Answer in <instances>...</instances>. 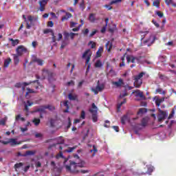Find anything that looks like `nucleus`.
<instances>
[{
  "label": "nucleus",
  "instance_id": "37",
  "mask_svg": "<svg viewBox=\"0 0 176 176\" xmlns=\"http://www.w3.org/2000/svg\"><path fill=\"white\" fill-rule=\"evenodd\" d=\"M96 68H101L102 67V63H101L100 60H98L95 63Z\"/></svg>",
  "mask_w": 176,
  "mask_h": 176
},
{
  "label": "nucleus",
  "instance_id": "47",
  "mask_svg": "<svg viewBox=\"0 0 176 176\" xmlns=\"http://www.w3.org/2000/svg\"><path fill=\"white\" fill-rule=\"evenodd\" d=\"M69 43L65 41H63L62 42V44L60 45V49H64V47H65V46H67V45L69 44Z\"/></svg>",
  "mask_w": 176,
  "mask_h": 176
},
{
  "label": "nucleus",
  "instance_id": "42",
  "mask_svg": "<svg viewBox=\"0 0 176 176\" xmlns=\"http://www.w3.org/2000/svg\"><path fill=\"white\" fill-rule=\"evenodd\" d=\"M109 47V49H108ZM106 47L108 49V52H111V49H112V43H110L109 41H108L106 43Z\"/></svg>",
  "mask_w": 176,
  "mask_h": 176
},
{
  "label": "nucleus",
  "instance_id": "8",
  "mask_svg": "<svg viewBox=\"0 0 176 176\" xmlns=\"http://www.w3.org/2000/svg\"><path fill=\"white\" fill-rule=\"evenodd\" d=\"M49 0H39L38 3L40 5V11L44 12L45 11V6L47 4Z\"/></svg>",
  "mask_w": 176,
  "mask_h": 176
},
{
  "label": "nucleus",
  "instance_id": "46",
  "mask_svg": "<svg viewBox=\"0 0 176 176\" xmlns=\"http://www.w3.org/2000/svg\"><path fill=\"white\" fill-rule=\"evenodd\" d=\"M122 2V0H113L109 3V5H115L116 3H120Z\"/></svg>",
  "mask_w": 176,
  "mask_h": 176
},
{
  "label": "nucleus",
  "instance_id": "60",
  "mask_svg": "<svg viewBox=\"0 0 176 176\" xmlns=\"http://www.w3.org/2000/svg\"><path fill=\"white\" fill-rule=\"evenodd\" d=\"M111 5H108L106 4L104 6V8H106V9H107V10H112V6H111Z\"/></svg>",
  "mask_w": 176,
  "mask_h": 176
},
{
  "label": "nucleus",
  "instance_id": "63",
  "mask_svg": "<svg viewBox=\"0 0 176 176\" xmlns=\"http://www.w3.org/2000/svg\"><path fill=\"white\" fill-rule=\"evenodd\" d=\"M72 123L71 122V118H68V124L67 126V129H69L72 126Z\"/></svg>",
  "mask_w": 176,
  "mask_h": 176
},
{
  "label": "nucleus",
  "instance_id": "62",
  "mask_svg": "<svg viewBox=\"0 0 176 176\" xmlns=\"http://www.w3.org/2000/svg\"><path fill=\"white\" fill-rule=\"evenodd\" d=\"M75 35H78V34L74 33V32H71L70 34H69L70 38L74 40V38H75Z\"/></svg>",
  "mask_w": 176,
  "mask_h": 176
},
{
  "label": "nucleus",
  "instance_id": "23",
  "mask_svg": "<svg viewBox=\"0 0 176 176\" xmlns=\"http://www.w3.org/2000/svg\"><path fill=\"white\" fill-rule=\"evenodd\" d=\"M68 102H69L68 100H66L63 102V105L66 107V109L63 111L65 113H68V112H69V111H68L69 109V105L68 104Z\"/></svg>",
  "mask_w": 176,
  "mask_h": 176
},
{
  "label": "nucleus",
  "instance_id": "16",
  "mask_svg": "<svg viewBox=\"0 0 176 176\" xmlns=\"http://www.w3.org/2000/svg\"><path fill=\"white\" fill-rule=\"evenodd\" d=\"M135 60H137V58L134 57V56H126V61L128 63V64H130V63H135Z\"/></svg>",
  "mask_w": 176,
  "mask_h": 176
},
{
  "label": "nucleus",
  "instance_id": "2",
  "mask_svg": "<svg viewBox=\"0 0 176 176\" xmlns=\"http://www.w3.org/2000/svg\"><path fill=\"white\" fill-rule=\"evenodd\" d=\"M91 50H90V49H88L85 50V52L82 54V58L86 60L85 65H87V68L86 70L87 74L89 72V69H90V66L91 65L90 64V60H91Z\"/></svg>",
  "mask_w": 176,
  "mask_h": 176
},
{
  "label": "nucleus",
  "instance_id": "34",
  "mask_svg": "<svg viewBox=\"0 0 176 176\" xmlns=\"http://www.w3.org/2000/svg\"><path fill=\"white\" fill-rule=\"evenodd\" d=\"M69 99L72 101H75L78 98V96L76 95H73L72 94H69L68 95Z\"/></svg>",
  "mask_w": 176,
  "mask_h": 176
},
{
  "label": "nucleus",
  "instance_id": "38",
  "mask_svg": "<svg viewBox=\"0 0 176 176\" xmlns=\"http://www.w3.org/2000/svg\"><path fill=\"white\" fill-rule=\"evenodd\" d=\"M155 93L156 94H163L164 96L166 94V91H163V89L162 88H158L155 90Z\"/></svg>",
  "mask_w": 176,
  "mask_h": 176
},
{
  "label": "nucleus",
  "instance_id": "19",
  "mask_svg": "<svg viewBox=\"0 0 176 176\" xmlns=\"http://www.w3.org/2000/svg\"><path fill=\"white\" fill-rule=\"evenodd\" d=\"M71 17H72V14L66 12V15L62 16L61 21H65V20H68V19H71Z\"/></svg>",
  "mask_w": 176,
  "mask_h": 176
},
{
  "label": "nucleus",
  "instance_id": "59",
  "mask_svg": "<svg viewBox=\"0 0 176 176\" xmlns=\"http://www.w3.org/2000/svg\"><path fill=\"white\" fill-rule=\"evenodd\" d=\"M107 25H104L102 28V29L100 30V32L102 34H105V31H107Z\"/></svg>",
  "mask_w": 176,
  "mask_h": 176
},
{
  "label": "nucleus",
  "instance_id": "10",
  "mask_svg": "<svg viewBox=\"0 0 176 176\" xmlns=\"http://www.w3.org/2000/svg\"><path fill=\"white\" fill-rule=\"evenodd\" d=\"M9 142H10L11 146H14L16 145L21 144V142H17V139H16V138H10Z\"/></svg>",
  "mask_w": 176,
  "mask_h": 176
},
{
  "label": "nucleus",
  "instance_id": "24",
  "mask_svg": "<svg viewBox=\"0 0 176 176\" xmlns=\"http://www.w3.org/2000/svg\"><path fill=\"white\" fill-rule=\"evenodd\" d=\"M129 120V116H127V115H124L121 118L122 124H126V122H128Z\"/></svg>",
  "mask_w": 176,
  "mask_h": 176
},
{
  "label": "nucleus",
  "instance_id": "43",
  "mask_svg": "<svg viewBox=\"0 0 176 176\" xmlns=\"http://www.w3.org/2000/svg\"><path fill=\"white\" fill-rule=\"evenodd\" d=\"M64 157V155L63 154V151H60L59 153H58L56 155V159H60V158H62L63 159Z\"/></svg>",
  "mask_w": 176,
  "mask_h": 176
},
{
  "label": "nucleus",
  "instance_id": "35",
  "mask_svg": "<svg viewBox=\"0 0 176 176\" xmlns=\"http://www.w3.org/2000/svg\"><path fill=\"white\" fill-rule=\"evenodd\" d=\"M102 52H104V48H102V47H100L98 50L96 52V56L100 57Z\"/></svg>",
  "mask_w": 176,
  "mask_h": 176
},
{
  "label": "nucleus",
  "instance_id": "4",
  "mask_svg": "<svg viewBox=\"0 0 176 176\" xmlns=\"http://www.w3.org/2000/svg\"><path fill=\"white\" fill-rule=\"evenodd\" d=\"M148 122L149 117H144L142 119L141 124H137L135 125V129L137 130H142V129H145L148 126Z\"/></svg>",
  "mask_w": 176,
  "mask_h": 176
},
{
  "label": "nucleus",
  "instance_id": "51",
  "mask_svg": "<svg viewBox=\"0 0 176 176\" xmlns=\"http://www.w3.org/2000/svg\"><path fill=\"white\" fill-rule=\"evenodd\" d=\"M126 96H129V94H127L126 91H124V93L120 94V98H124V97H126Z\"/></svg>",
  "mask_w": 176,
  "mask_h": 176
},
{
  "label": "nucleus",
  "instance_id": "15",
  "mask_svg": "<svg viewBox=\"0 0 176 176\" xmlns=\"http://www.w3.org/2000/svg\"><path fill=\"white\" fill-rule=\"evenodd\" d=\"M135 82L133 83L135 87H136V89H140V87H141V86H142V80H134Z\"/></svg>",
  "mask_w": 176,
  "mask_h": 176
},
{
  "label": "nucleus",
  "instance_id": "25",
  "mask_svg": "<svg viewBox=\"0 0 176 176\" xmlns=\"http://www.w3.org/2000/svg\"><path fill=\"white\" fill-rule=\"evenodd\" d=\"M43 72H46L48 75V79L49 80H52L53 79V77L54 76V73L50 72L48 70H43Z\"/></svg>",
  "mask_w": 176,
  "mask_h": 176
},
{
  "label": "nucleus",
  "instance_id": "21",
  "mask_svg": "<svg viewBox=\"0 0 176 176\" xmlns=\"http://www.w3.org/2000/svg\"><path fill=\"white\" fill-rule=\"evenodd\" d=\"M145 75L144 72H141L138 75L135 76L134 80H142L141 78Z\"/></svg>",
  "mask_w": 176,
  "mask_h": 176
},
{
  "label": "nucleus",
  "instance_id": "44",
  "mask_svg": "<svg viewBox=\"0 0 176 176\" xmlns=\"http://www.w3.org/2000/svg\"><path fill=\"white\" fill-rule=\"evenodd\" d=\"M32 83H37L36 85H33V87H34L36 89H38L39 87V80H35L32 81Z\"/></svg>",
  "mask_w": 176,
  "mask_h": 176
},
{
  "label": "nucleus",
  "instance_id": "5",
  "mask_svg": "<svg viewBox=\"0 0 176 176\" xmlns=\"http://www.w3.org/2000/svg\"><path fill=\"white\" fill-rule=\"evenodd\" d=\"M104 89H105V85L104 84L100 85V80H98L96 88H91V91H93L94 94L97 95L98 94V93L102 91Z\"/></svg>",
  "mask_w": 176,
  "mask_h": 176
},
{
  "label": "nucleus",
  "instance_id": "45",
  "mask_svg": "<svg viewBox=\"0 0 176 176\" xmlns=\"http://www.w3.org/2000/svg\"><path fill=\"white\" fill-rule=\"evenodd\" d=\"M53 32H54L53 30H52V29H45V30H44V31H43V34H49V33H51V34H52Z\"/></svg>",
  "mask_w": 176,
  "mask_h": 176
},
{
  "label": "nucleus",
  "instance_id": "11",
  "mask_svg": "<svg viewBox=\"0 0 176 176\" xmlns=\"http://www.w3.org/2000/svg\"><path fill=\"white\" fill-rule=\"evenodd\" d=\"M112 83L114 86H116V87H121L123 86V85H124V82L122 78H120L118 81L113 82Z\"/></svg>",
  "mask_w": 176,
  "mask_h": 176
},
{
  "label": "nucleus",
  "instance_id": "52",
  "mask_svg": "<svg viewBox=\"0 0 176 176\" xmlns=\"http://www.w3.org/2000/svg\"><path fill=\"white\" fill-rule=\"evenodd\" d=\"M80 118L81 119H85L86 118V112H85V111H83V110L81 111Z\"/></svg>",
  "mask_w": 176,
  "mask_h": 176
},
{
  "label": "nucleus",
  "instance_id": "58",
  "mask_svg": "<svg viewBox=\"0 0 176 176\" xmlns=\"http://www.w3.org/2000/svg\"><path fill=\"white\" fill-rule=\"evenodd\" d=\"M23 86V83L21 82H17L15 84L14 87H16L17 89H20Z\"/></svg>",
  "mask_w": 176,
  "mask_h": 176
},
{
  "label": "nucleus",
  "instance_id": "33",
  "mask_svg": "<svg viewBox=\"0 0 176 176\" xmlns=\"http://www.w3.org/2000/svg\"><path fill=\"white\" fill-rule=\"evenodd\" d=\"M23 166H24V164H23L22 162H19L14 166V168H15V171H17V169L20 168V167H23Z\"/></svg>",
  "mask_w": 176,
  "mask_h": 176
},
{
  "label": "nucleus",
  "instance_id": "22",
  "mask_svg": "<svg viewBox=\"0 0 176 176\" xmlns=\"http://www.w3.org/2000/svg\"><path fill=\"white\" fill-rule=\"evenodd\" d=\"M146 112H147L146 109H145V108H140L139 109V111H138V115L139 116H142V115H144V113H146Z\"/></svg>",
  "mask_w": 176,
  "mask_h": 176
},
{
  "label": "nucleus",
  "instance_id": "54",
  "mask_svg": "<svg viewBox=\"0 0 176 176\" xmlns=\"http://www.w3.org/2000/svg\"><path fill=\"white\" fill-rule=\"evenodd\" d=\"M175 113V111H174V109H173L171 113L169 114V116L168 117V119H172V118L174 117Z\"/></svg>",
  "mask_w": 176,
  "mask_h": 176
},
{
  "label": "nucleus",
  "instance_id": "7",
  "mask_svg": "<svg viewBox=\"0 0 176 176\" xmlns=\"http://www.w3.org/2000/svg\"><path fill=\"white\" fill-rule=\"evenodd\" d=\"M160 113L158 115V122H162V120H164L166 118H167V113L166 111H163L162 109H158Z\"/></svg>",
  "mask_w": 176,
  "mask_h": 176
},
{
  "label": "nucleus",
  "instance_id": "6",
  "mask_svg": "<svg viewBox=\"0 0 176 176\" xmlns=\"http://www.w3.org/2000/svg\"><path fill=\"white\" fill-rule=\"evenodd\" d=\"M16 53L18 56H23L24 53H27V48L24 45H19L16 48Z\"/></svg>",
  "mask_w": 176,
  "mask_h": 176
},
{
  "label": "nucleus",
  "instance_id": "14",
  "mask_svg": "<svg viewBox=\"0 0 176 176\" xmlns=\"http://www.w3.org/2000/svg\"><path fill=\"white\" fill-rule=\"evenodd\" d=\"M32 61L33 63H36L38 65H41V66L43 65V63H44L43 60L41 58H38L36 57H34L32 58Z\"/></svg>",
  "mask_w": 176,
  "mask_h": 176
},
{
  "label": "nucleus",
  "instance_id": "26",
  "mask_svg": "<svg viewBox=\"0 0 176 176\" xmlns=\"http://www.w3.org/2000/svg\"><path fill=\"white\" fill-rule=\"evenodd\" d=\"M164 98H157V99H155V104L157 107H160V104H162V102H164Z\"/></svg>",
  "mask_w": 176,
  "mask_h": 176
},
{
  "label": "nucleus",
  "instance_id": "39",
  "mask_svg": "<svg viewBox=\"0 0 176 176\" xmlns=\"http://www.w3.org/2000/svg\"><path fill=\"white\" fill-rule=\"evenodd\" d=\"M33 123L36 125V126H39V124L41 123V119L39 118H34V120H32Z\"/></svg>",
  "mask_w": 176,
  "mask_h": 176
},
{
  "label": "nucleus",
  "instance_id": "30",
  "mask_svg": "<svg viewBox=\"0 0 176 176\" xmlns=\"http://www.w3.org/2000/svg\"><path fill=\"white\" fill-rule=\"evenodd\" d=\"M89 21L91 23H95V21H96V14L91 13V14H89Z\"/></svg>",
  "mask_w": 176,
  "mask_h": 176
},
{
  "label": "nucleus",
  "instance_id": "32",
  "mask_svg": "<svg viewBox=\"0 0 176 176\" xmlns=\"http://www.w3.org/2000/svg\"><path fill=\"white\" fill-rule=\"evenodd\" d=\"M153 6H155L157 9H159V8H160V0H156L155 1H153Z\"/></svg>",
  "mask_w": 176,
  "mask_h": 176
},
{
  "label": "nucleus",
  "instance_id": "31",
  "mask_svg": "<svg viewBox=\"0 0 176 176\" xmlns=\"http://www.w3.org/2000/svg\"><path fill=\"white\" fill-rule=\"evenodd\" d=\"M98 151L97 150V148L96 147V146H93V149L90 150L91 153H93L91 157H94V156H96V153H97Z\"/></svg>",
  "mask_w": 176,
  "mask_h": 176
},
{
  "label": "nucleus",
  "instance_id": "61",
  "mask_svg": "<svg viewBox=\"0 0 176 176\" xmlns=\"http://www.w3.org/2000/svg\"><path fill=\"white\" fill-rule=\"evenodd\" d=\"M80 8L82 9V10H85L86 7L85 6V2L83 1L80 3Z\"/></svg>",
  "mask_w": 176,
  "mask_h": 176
},
{
  "label": "nucleus",
  "instance_id": "56",
  "mask_svg": "<svg viewBox=\"0 0 176 176\" xmlns=\"http://www.w3.org/2000/svg\"><path fill=\"white\" fill-rule=\"evenodd\" d=\"M47 27H54V23L52 21H50L47 23Z\"/></svg>",
  "mask_w": 176,
  "mask_h": 176
},
{
  "label": "nucleus",
  "instance_id": "29",
  "mask_svg": "<svg viewBox=\"0 0 176 176\" xmlns=\"http://www.w3.org/2000/svg\"><path fill=\"white\" fill-rule=\"evenodd\" d=\"M10 42H12V46H16V45H19L20 41L19 39H13V38H10Z\"/></svg>",
  "mask_w": 176,
  "mask_h": 176
},
{
  "label": "nucleus",
  "instance_id": "1",
  "mask_svg": "<svg viewBox=\"0 0 176 176\" xmlns=\"http://www.w3.org/2000/svg\"><path fill=\"white\" fill-rule=\"evenodd\" d=\"M67 162H68V160H65L63 162V164L67 170V171H69V173H75L76 171L77 167H85V162L82 161L80 163H76L74 161L69 160V164H67Z\"/></svg>",
  "mask_w": 176,
  "mask_h": 176
},
{
  "label": "nucleus",
  "instance_id": "18",
  "mask_svg": "<svg viewBox=\"0 0 176 176\" xmlns=\"http://www.w3.org/2000/svg\"><path fill=\"white\" fill-rule=\"evenodd\" d=\"M58 140H60V141H58ZM58 143L53 144L50 145V148H53L54 146H57V145H60L61 144H64V139H62L61 138H58Z\"/></svg>",
  "mask_w": 176,
  "mask_h": 176
},
{
  "label": "nucleus",
  "instance_id": "28",
  "mask_svg": "<svg viewBox=\"0 0 176 176\" xmlns=\"http://www.w3.org/2000/svg\"><path fill=\"white\" fill-rule=\"evenodd\" d=\"M28 20L30 21V23H32V21H38V16H33L31 15H29L28 16Z\"/></svg>",
  "mask_w": 176,
  "mask_h": 176
},
{
  "label": "nucleus",
  "instance_id": "3",
  "mask_svg": "<svg viewBox=\"0 0 176 176\" xmlns=\"http://www.w3.org/2000/svg\"><path fill=\"white\" fill-rule=\"evenodd\" d=\"M89 112L92 114L93 122H97V120H98V117L97 116V113L98 112V107L96 106L95 103H92L91 109H89Z\"/></svg>",
  "mask_w": 176,
  "mask_h": 176
},
{
  "label": "nucleus",
  "instance_id": "55",
  "mask_svg": "<svg viewBox=\"0 0 176 176\" xmlns=\"http://www.w3.org/2000/svg\"><path fill=\"white\" fill-rule=\"evenodd\" d=\"M165 1V3L167 6H170V5H171L173 2V0H164Z\"/></svg>",
  "mask_w": 176,
  "mask_h": 176
},
{
  "label": "nucleus",
  "instance_id": "41",
  "mask_svg": "<svg viewBox=\"0 0 176 176\" xmlns=\"http://www.w3.org/2000/svg\"><path fill=\"white\" fill-rule=\"evenodd\" d=\"M45 109H49V111H54V109H56V107H54V106L53 105H45Z\"/></svg>",
  "mask_w": 176,
  "mask_h": 176
},
{
  "label": "nucleus",
  "instance_id": "9",
  "mask_svg": "<svg viewBox=\"0 0 176 176\" xmlns=\"http://www.w3.org/2000/svg\"><path fill=\"white\" fill-rule=\"evenodd\" d=\"M156 39V37L154 36H150L148 39L144 41V43H147V46H151V45L155 43V41Z\"/></svg>",
  "mask_w": 176,
  "mask_h": 176
},
{
  "label": "nucleus",
  "instance_id": "12",
  "mask_svg": "<svg viewBox=\"0 0 176 176\" xmlns=\"http://www.w3.org/2000/svg\"><path fill=\"white\" fill-rule=\"evenodd\" d=\"M135 93L136 94V97H140L142 100H145L146 98L144 95V92L140 91V89L135 91Z\"/></svg>",
  "mask_w": 176,
  "mask_h": 176
},
{
  "label": "nucleus",
  "instance_id": "17",
  "mask_svg": "<svg viewBox=\"0 0 176 176\" xmlns=\"http://www.w3.org/2000/svg\"><path fill=\"white\" fill-rule=\"evenodd\" d=\"M46 105L40 106L36 109V112H41L42 113H46Z\"/></svg>",
  "mask_w": 176,
  "mask_h": 176
},
{
  "label": "nucleus",
  "instance_id": "64",
  "mask_svg": "<svg viewBox=\"0 0 176 176\" xmlns=\"http://www.w3.org/2000/svg\"><path fill=\"white\" fill-rule=\"evenodd\" d=\"M51 35L52 36V42L54 43H56V41H57V40L56 39V36L54 35V32H52V34Z\"/></svg>",
  "mask_w": 176,
  "mask_h": 176
},
{
  "label": "nucleus",
  "instance_id": "49",
  "mask_svg": "<svg viewBox=\"0 0 176 176\" xmlns=\"http://www.w3.org/2000/svg\"><path fill=\"white\" fill-rule=\"evenodd\" d=\"M155 14H157L160 19L163 18V16H164V14H163V12L160 11H156Z\"/></svg>",
  "mask_w": 176,
  "mask_h": 176
},
{
  "label": "nucleus",
  "instance_id": "53",
  "mask_svg": "<svg viewBox=\"0 0 176 176\" xmlns=\"http://www.w3.org/2000/svg\"><path fill=\"white\" fill-rule=\"evenodd\" d=\"M159 58L162 63H164L166 61V56H160Z\"/></svg>",
  "mask_w": 176,
  "mask_h": 176
},
{
  "label": "nucleus",
  "instance_id": "40",
  "mask_svg": "<svg viewBox=\"0 0 176 176\" xmlns=\"http://www.w3.org/2000/svg\"><path fill=\"white\" fill-rule=\"evenodd\" d=\"M126 102H127L126 99L124 98V101L121 102L119 104H118V106H117L118 111H119L122 105H123V104H126Z\"/></svg>",
  "mask_w": 176,
  "mask_h": 176
},
{
  "label": "nucleus",
  "instance_id": "27",
  "mask_svg": "<svg viewBox=\"0 0 176 176\" xmlns=\"http://www.w3.org/2000/svg\"><path fill=\"white\" fill-rule=\"evenodd\" d=\"M27 92L25 94V96H27L29 94H36V91H34V89H30V88H26Z\"/></svg>",
  "mask_w": 176,
  "mask_h": 176
},
{
  "label": "nucleus",
  "instance_id": "36",
  "mask_svg": "<svg viewBox=\"0 0 176 176\" xmlns=\"http://www.w3.org/2000/svg\"><path fill=\"white\" fill-rule=\"evenodd\" d=\"M76 149V146H73V147H69L68 149L65 150V152H67V153H71L74 152Z\"/></svg>",
  "mask_w": 176,
  "mask_h": 176
},
{
  "label": "nucleus",
  "instance_id": "48",
  "mask_svg": "<svg viewBox=\"0 0 176 176\" xmlns=\"http://www.w3.org/2000/svg\"><path fill=\"white\" fill-rule=\"evenodd\" d=\"M69 35H70V33H69L67 31H65L63 32V36H64L65 39H68V38H69Z\"/></svg>",
  "mask_w": 176,
  "mask_h": 176
},
{
  "label": "nucleus",
  "instance_id": "13",
  "mask_svg": "<svg viewBox=\"0 0 176 176\" xmlns=\"http://www.w3.org/2000/svg\"><path fill=\"white\" fill-rule=\"evenodd\" d=\"M36 153V151H27L25 153L22 155L23 157H27V156H34Z\"/></svg>",
  "mask_w": 176,
  "mask_h": 176
},
{
  "label": "nucleus",
  "instance_id": "20",
  "mask_svg": "<svg viewBox=\"0 0 176 176\" xmlns=\"http://www.w3.org/2000/svg\"><path fill=\"white\" fill-rule=\"evenodd\" d=\"M10 63H12V59L10 58H8L4 60V68L9 67V65H10Z\"/></svg>",
  "mask_w": 176,
  "mask_h": 176
},
{
  "label": "nucleus",
  "instance_id": "57",
  "mask_svg": "<svg viewBox=\"0 0 176 176\" xmlns=\"http://www.w3.org/2000/svg\"><path fill=\"white\" fill-rule=\"evenodd\" d=\"M152 23L153 24H154V25H155L157 28H159V27H160V25L157 22H156L155 19H153Z\"/></svg>",
  "mask_w": 176,
  "mask_h": 176
},
{
  "label": "nucleus",
  "instance_id": "50",
  "mask_svg": "<svg viewBox=\"0 0 176 176\" xmlns=\"http://www.w3.org/2000/svg\"><path fill=\"white\" fill-rule=\"evenodd\" d=\"M19 61H20V59H19V56H15L14 57V63L16 65H17V64H19Z\"/></svg>",
  "mask_w": 176,
  "mask_h": 176
}]
</instances>
